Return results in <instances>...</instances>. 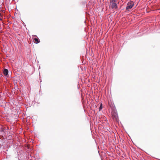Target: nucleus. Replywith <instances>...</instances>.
I'll return each mask as SVG.
<instances>
[{
    "label": "nucleus",
    "instance_id": "nucleus-1",
    "mask_svg": "<svg viewBox=\"0 0 160 160\" xmlns=\"http://www.w3.org/2000/svg\"><path fill=\"white\" fill-rule=\"evenodd\" d=\"M134 5V3L132 1H130L128 2L127 4L126 8V10H129L131 9L132 8Z\"/></svg>",
    "mask_w": 160,
    "mask_h": 160
},
{
    "label": "nucleus",
    "instance_id": "nucleus-2",
    "mask_svg": "<svg viewBox=\"0 0 160 160\" xmlns=\"http://www.w3.org/2000/svg\"><path fill=\"white\" fill-rule=\"evenodd\" d=\"M34 37L37 38V36L35 35L32 36V38L34 40V42L35 43L37 44L40 42V40L38 38H34Z\"/></svg>",
    "mask_w": 160,
    "mask_h": 160
},
{
    "label": "nucleus",
    "instance_id": "nucleus-3",
    "mask_svg": "<svg viewBox=\"0 0 160 160\" xmlns=\"http://www.w3.org/2000/svg\"><path fill=\"white\" fill-rule=\"evenodd\" d=\"M111 6V8L113 9H116L118 8V6L115 2L110 3Z\"/></svg>",
    "mask_w": 160,
    "mask_h": 160
},
{
    "label": "nucleus",
    "instance_id": "nucleus-4",
    "mask_svg": "<svg viewBox=\"0 0 160 160\" xmlns=\"http://www.w3.org/2000/svg\"><path fill=\"white\" fill-rule=\"evenodd\" d=\"M8 69H5L3 71V74L5 75H7L8 74Z\"/></svg>",
    "mask_w": 160,
    "mask_h": 160
},
{
    "label": "nucleus",
    "instance_id": "nucleus-5",
    "mask_svg": "<svg viewBox=\"0 0 160 160\" xmlns=\"http://www.w3.org/2000/svg\"><path fill=\"white\" fill-rule=\"evenodd\" d=\"M116 0H110V3L116 2Z\"/></svg>",
    "mask_w": 160,
    "mask_h": 160
},
{
    "label": "nucleus",
    "instance_id": "nucleus-6",
    "mask_svg": "<svg viewBox=\"0 0 160 160\" xmlns=\"http://www.w3.org/2000/svg\"><path fill=\"white\" fill-rule=\"evenodd\" d=\"M102 104H101V105L99 108L100 110L101 109H102Z\"/></svg>",
    "mask_w": 160,
    "mask_h": 160
},
{
    "label": "nucleus",
    "instance_id": "nucleus-7",
    "mask_svg": "<svg viewBox=\"0 0 160 160\" xmlns=\"http://www.w3.org/2000/svg\"><path fill=\"white\" fill-rule=\"evenodd\" d=\"M2 20V19L1 17H0V20Z\"/></svg>",
    "mask_w": 160,
    "mask_h": 160
},
{
    "label": "nucleus",
    "instance_id": "nucleus-8",
    "mask_svg": "<svg viewBox=\"0 0 160 160\" xmlns=\"http://www.w3.org/2000/svg\"><path fill=\"white\" fill-rule=\"evenodd\" d=\"M1 15V13H0V16Z\"/></svg>",
    "mask_w": 160,
    "mask_h": 160
}]
</instances>
